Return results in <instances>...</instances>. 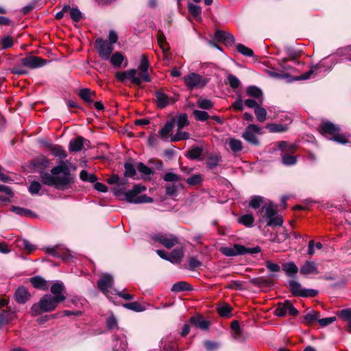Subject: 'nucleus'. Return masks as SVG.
Here are the masks:
<instances>
[{"mask_svg":"<svg viewBox=\"0 0 351 351\" xmlns=\"http://www.w3.org/2000/svg\"><path fill=\"white\" fill-rule=\"evenodd\" d=\"M203 181L201 174H194L186 180V183L189 186H195L200 184Z\"/></svg>","mask_w":351,"mask_h":351,"instance_id":"nucleus-52","label":"nucleus"},{"mask_svg":"<svg viewBox=\"0 0 351 351\" xmlns=\"http://www.w3.org/2000/svg\"><path fill=\"white\" fill-rule=\"evenodd\" d=\"M221 160V156L219 154H210L207 156L206 167L212 169L217 167L219 162Z\"/></svg>","mask_w":351,"mask_h":351,"instance_id":"nucleus-29","label":"nucleus"},{"mask_svg":"<svg viewBox=\"0 0 351 351\" xmlns=\"http://www.w3.org/2000/svg\"><path fill=\"white\" fill-rule=\"evenodd\" d=\"M282 269L289 277H295L298 272V267L293 262H288L283 264Z\"/></svg>","mask_w":351,"mask_h":351,"instance_id":"nucleus-32","label":"nucleus"},{"mask_svg":"<svg viewBox=\"0 0 351 351\" xmlns=\"http://www.w3.org/2000/svg\"><path fill=\"white\" fill-rule=\"evenodd\" d=\"M226 83L233 89L239 88L241 84L240 80L233 74L228 75Z\"/></svg>","mask_w":351,"mask_h":351,"instance_id":"nucleus-46","label":"nucleus"},{"mask_svg":"<svg viewBox=\"0 0 351 351\" xmlns=\"http://www.w3.org/2000/svg\"><path fill=\"white\" fill-rule=\"evenodd\" d=\"M246 93H247V95L258 99V101L260 103L263 102V92L258 87L254 86H250L247 88Z\"/></svg>","mask_w":351,"mask_h":351,"instance_id":"nucleus-30","label":"nucleus"},{"mask_svg":"<svg viewBox=\"0 0 351 351\" xmlns=\"http://www.w3.org/2000/svg\"><path fill=\"white\" fill-rule=\"evenodd\" d=\"M62 302V297L53 298L51 294L44 295L38 303L34 304L31 308V313L34 316L43 312L53 311Z\"/></svg>","mask_w":351,"mask_h":351,"instance_id":"nucleus-2","label":"nucleus"},{"mask_svg":"<svg viewBox=\"0 0 351 351\" xmlns=\"http://www.w3.org/2000/svg\"><path fill=\"white\" fill-rule=\"evenodd\" d=\"M264 203L263 197L258 195H254L251 197L249 206L252 208H258Z\"/></svg>","mask_w":351,"mask_h":351,"instance_id":"nucleus-50","label":"nucleus"},{"mask_svg":"<svg viewBox=\"0 0 351 351\" xmlns=\"http://www.w3.org/2000/svg\"><path fill=\"white\" fill-rule=\"evenodd\" d=\"M319 313L316 312L308 313L304 316V322L306 324H311L319 318Z\"/></svg>","mask_w":351,"mask_h":351,"instance_id":"nucleus-56","label":"nucleus"},{"mask_svg":"<svg viewBox=\"0 0 351 351\" xmlns=\"http://www.w3.org/2000/svg\"><path fill=\"white\" fill-rule=\"evenodd\" d=\"M190 134L186 132H182L181 130H178L176 134L170 136L171 142H177L182 140L189 139Z\"/></svg>","mask_w":351,"mask_h":351,"instance_id":"nucleus-42","label":"nucleus"},{"mask_svg":"<svg viewBox=\"0 0 351 351\" xmlns=\"http://www.w3.org/2000/svg\"><path fill=\"white\" fill-rule=\"evenodd\" d=\"M328 61L330 62H331V64L328 67V69L325 71L327 72L330 71L332 67L337 63V61L336 60H334L333 58H329ZM327 63H328V60H324L320 62L319 64L311 66L310 70L308 71L307 72L303 73L302 75H301V76L299 77V79L302 80H306L309 79L311 77V75H315L314 77L316 76H317V77L322 76V75H320V73L322 72V69L326 66ZM325 75V73L323 74V75Z\"/></svg>","mask_w":351,"mask_h":351,"instance_id":"nucleus-6","label":"nucleus"},{"mask_svg":"<svg viewBox=\"0 0 351 351\" xmlns=\"http://www.w3.org/2000/svg\"><path fill=\"white\" fill-rule=\"evenodd\" d=\"M197 106L199 108L209 110L213 107V103L211 100L206 99V98H199L197 100Z\"/></svg>","mask_w":351,"mask_h":351,"instance_id":"nucleus-51","label":"nucleus"},{"mask_svg":"<svg viewBox=\"0 0 351 351\" xmlns=\"http://www.w3.org/2000/svg\"><path fill=\"white\" fill-rule=\"evenodd\" d=\"M95 95L94 92H91L88 88H82L79 92V96L86 102L92 103L93 99L92 97Z\"/></svg>","mask_w":351,"mask_h":351,"instance_id":"nucleus-38","label":"nucleus"},{"mask_svg":"<svg viewBox=\"0 0 351 351\" xmlns=\"http://www.w3.org/2000/svg\"><path fill=\"white\" fill-rule=\"evenodd\" d=\"M282 162L286 166H291L297 162V157L284 153L282 154Z\"/></svg>","mask_w":351,"mask_h":351,"instance_id":"nucleus-45","label":"nucleus"},{"mask_svg":"<svg viewBox=\"0 0 351 351\" xmlns=\"http://www.w3.org/2000/svg\"><path fill=\"white\" fill-rule=\"evenodd\" d=\"M114 339L117 341V343L114 345L113 351H125L128 348V343L126 341V337L122 335L119 339V344L118 345V339H116V336H114Z\"/></svg>","mask_w":351,"mask_h":351,"instance_id":"nucleus-37","label":"nucleus"},{"mask_svg":"<svg viewBox=\"0 0 351 351\" xmlns=\"http://www.w3.org/2000/svg\"><path fill=\"white\" fill-rule=\"evenodd\" d=\"M95 48L97 50L99 57L104 60L110 58L112 52L114 50L113 46L108 43L107 40L102 38H97L95 41Z\"/></svg>","mask_w":351,"mask_h":351,"instance_id":"nucleus-10","label":"nucleus"},{"mask_svg":"<svg viewBox=\"0 0 351 351\" xmlns=\"http://www.w3.org/2000/svg\"><path fill=\"white\" fill-rule=\"evenodd\" d=\"M189 290H191L190 285L184 281H180V282L175 283L171 288V291H176V292H179V291H189Z\"/></svg>","mask_w":351,"mask_h":351,"instance_id":"nucleus-48","label":"nucleus"},{"mask_svg":"<svg viewBox=\"0 0 351 351\" xmlns=\"http://www.w3.org/2000/svg\"><path fill=\"white\" fill-rule=\"evenodd\" d=\"M115 76L117 80L123 83H125L126 80H130L132 84L136 86H141L143 83V81L138 75L136 69L117 72Z\"/></svg>","mask_w":351,"mask_h":351,"instance_id":"nucleus-8","label":"nucleus"},{"mask_svg":"<svg viewBox=\"0 0 351 351\" xmlns=\"http://www.w3.org/2000/svg\"><path fill=\"white\" fill-rule=\"evenodd\" d=\"M45 145L48 147V149L51 154L56 157L60 158H65L67 156V154L63 147L58 145H53L49 143H46Z\"/></svg>","mask_w":351,"mask_h":351,"instance_id":"nucleus-25","label":"nucleus"},{"mask_svg":"<svg viewBox=\"0 0 351 351\" xmlns=\"http://www.w3.org/2000/svg\"><path fill=\"white\" fill-rule=\"evenodd\" d=\"M300 272L302 275L307 276V275H317L319 271L318 269V265L315 261H306L305 263L300 267Z\"/></svg>","mask_w":351,"mask_h":351,"instance_id":"nucleus-17","label":"nucleus"},{"mask_svg":"<svg viewBox=\"0 0 351 351\" xmlns=\"http://www.w3.org/2000/svg\"><path fill=\"white\" fill-rule=\"evenodd\" d=\"M267 128L271 132H283L287 130V124L273 123L267 125Z\"/></svg>","mask_w":351,"mask_h":351,"instance_id":"nucleus-43","label":"nucleus"},{"mask_svg":"<svg viewBox=\"0 0 351 351\" xmlns=\"http://www.w3.org/2000/svg\"><path fill=\"white\" fill-rule=\"evenodd\" d=\"M89 141L82 136H77L70 141L69 149L71 152H77L82 149L83 147L87 145Z\"/></svg>","mask_w":351,"mask_h":351,"instance_id":"nucleus-18","label":"nucleus"},{"mask_svg":"<svg viewBox=\"0 0 351 351\" xmlns=\"http://www.w3.org/2000/svg\"><path fill=\"white\" fill-rule=\"evenodd\" d=\"M14 296L17 302L24 304L29 299L31 295L26 288L21 287L16 290Z\"/></svg>","mask_w":351,"mask_h":351,"instance_id":"nucleus-24","label":"nucleus"},{"mask_svg":"<svg viewBox=\"0 0 351 351\" xmlns=\"http://www.w3.org/2000/svg\"><path fill=\"white\" fill-rule=\"evenodd\" d=\"M47 61L38 56H28L21 60V65L27 68L34 69L42 67L47 64Z\"/></svg>","mask_w":351,"mask_h":351,"instance_id":"nucleus-14","label":"nucleus"},{"mask_svg":"<svg viewBox=\"0 0 351 351\" xmlns=\"http://www.w3.org/2000/svg\"><path fill=\"white\" fill-rule=\"evenodd\" d=\"M214 38L218 41L223 42L226 45H232L235 42L232 34L221 30H217L215 32Z\"/></svg>","mask_w":351,"mask_h":351,"instance_id":"nucleus-19","label":"nucleus"},{"mask_svg":"<svg viewBox=\"0 0 351 351\" xmlns=\"http://www.w3.org/2000/svg\"><path fill=\"white\" fill-rule=\"evenodd\" d=\"M181 177L174 173L168 172L163 176V180L166 182H176L180 181Z\"/></svg>","mask_w":351,"mask_h":351,"instance_id":"nucleus-64","label":"nucleus"},{"mask_svg":"<svg viewBox=\"0 0 351 351\" xmlns=\"http://www.w3.org/2000/svg\"><path fill=\"white\" fill-rule=\"evenodd\" d=\"M254 114L257 120L261 123L264 122L267 119V112L266 109L261 107L260 106L258 108H256L254 110Z\"/></svg>","mask_w":351,"mask_h":351,"instance_id":"nucleus-47","label":"nucleus"},{"mask_svg":"<svg viewBox=\"0 0 351 351\" xmlns=\"http://www.w3.org/2000/svg\"><path fill=\"white\" fill-rule=\"evenodd\" d=\"M80 178L82 180L94 183L97 181V178L94 174H89L86 170H82L80 173Z\"/></svg>","mask_w":351,"mask_h":351,"instance_id":"nucleus-49","label":"nucleus"},{"mask_svg":"<svg viewBox=\"0 0 351 351\" xmlns=\"http://www.w3.org/2000/svg\"><path fill=\"white\" fill-rule=\"evenodd\" d=\"M183 188V185L181 183L176 184H169L165 188L166 194L169 196H176L178 188Z\"/></svg>","mask_w":351,"mask_h":351,"instance_id":"nucleus-55","label":"nucleus"},{"mask_svg":"<svg viewBox=\"0 0 351 351\" xmlns=\"http://www.w3.org/2000/svg\"><path fill=\"white\" fill-rule=\"evenodd\" d=\"M42 188L41 184L38 181H33L29 186V192L32 195H37Z\"/></svg>","mask_w":351,"mask_h":351,"instance_id":"nucleus-62","label":"nucleus"},{"mask_svg":"<svg viewBox=\"0 0 351 351\" xmlns=\"http://www.w3.org/2000/svg\"><path fill=\"white\" fill-rule=\"evenodd\" d=\"M184 255L183 250L182 248L174 249L169 255V261L171 263H177L181 261Z\"/></svg>","mask_w":351,"mask_h":351,"instance_id":"nucleus-39","label":"nucleus"},{"mask_svg":"<svg viewBox=\"0 0 351 351\" xmlns=\"http://www.w3.org/2000/svg\"><path fill=\"white\" fill-rule=\"evenodd\" d=\"M30 282L34 288L42 291H47L49 287L47 281L39 276L31 278Z\"/></svg>","mask_w":351,"mask_h":351,"instance_id":"nucleus-28","label":"nucleus"},{"mask_svg":"<svg viewBox=\"0 0 351 351\" xmlns=\"http://www.w3.org/2000/svg\"><path fill=\"white\" fill-rule=\"evenodd\" d=\"M237 50L241 53L242 55L247 57H252L254 56V51L252 49L245 47L243 44H238L236 46Z\"/></svg>","mask_w":351,"mask_h":351,"instance_id":"nucleus-53","label":"nucleus"},{"mask_svg":"<svg viewBox=\"0 0 351 351\" xmlns=\"http://www.w3.org/2000/svg\"><path fill=\"white\" fill-rule=\"evenodd\" d=\"M188 11L197 21L202 20V8L193 3H188Z\"/></svg>","mask_w":351,"mask_h":351,"instance_id":"nucleus-31","label":"nucleus"},{"mask_svg":"<svg viewBox=\"0 0 351 351\" xmlns=\"http://www.w3.org/2000/svg\"><path fill=\"white\" fill-rule=\"evenodd\" d=\"M125 176L133 178L136 175V169L134 165L130 162H125Z\"/></svg>","mask_w":351,"mask_h":351,"instance_id":"nucleus-60","label":"nucleus"},{"mask_svg":"<svg viewBox=\"0 0 351 351\" xmlns=\"http://www.w3.org/2000/svg\"><path fill=\"white\" fill-rule=\"evenodd\" d=\"M149 63L147 58L144 55L142 56L139 66L136 70L138 75L142 79L143 82H149L152 80L149 74Z\"/></svg>","mask_w":351,"mask_h":351,"instance_id":"nucleus-15","label":"nucleus"},{"mask_svg":"<svg viewBox=\"0 0 351 351\" xmlns=\"http://www.w3.org/2000/svg\"><path fill=\"white\" fill-rule=\"evenodd\" d=\"M53 298L62 297V302L66 299L65 287L62 281H56L50 288Z\"/></svg>","mask_w":351,"mask_h":351,"instance_id":"nucleus-20","label":"nucleus"},{"mask_svg":"<svg viewBox=\"0 0 351 351\" xmlns=\"http://www.w3.org/2000/svg\"><path fill=\"white\" fill-rule=\"evenodd\" d=\"M237 221L248 228L254 226V219L252 215L245 214L238 218Z\"/></svg>","mask_w":351,"mask_h":351,"instance_id":"nucleus-36","label":"nucleus"},{"mask_svg":"<svg viewBox=\"0 0 351 351\" xmlns=\"http://www.w3.org/2000/svg\"><path fill=\"white\" fill-rule=\"evenodd\" d=\"M157 40L158 43L162 51L164 53L168 51L169 49V44L166 42L165 36L162 34H158Z\"/></svg>","mask_w":351,"mask_h":351,"instance_id":"nucleus-61","label":"nucleus"},{"mask_svg":"<svg viewBox=\"0 0 351 351\" xmlns=\"http://www.w3.org/2000/svg\"><path fill=\"white\" fill-rule=\"evenodd\" d=\"M123 306L135 312H142L145 310V308L138 302L125 303Z\"/></svg>","mask_w":351,"mask_h":351,"instance_id":"nucleus-41","label":"nucleus"},{"mask_svg":"<svg viewBox=\"0 0 351 351\" xmlns=\"http://www.w3.org/2000/svg\"><path fill=\"white\" fill-rule=\"evenodd\" d=\"M183 82L188 89H201L204 88L209 82V79L203 75L191 72L184 76Z\"/></svg>","mask_w":351,"mask_h":351,"instance_id":"nucleus-5","label":"nucleus"},{"mask_svg":"<svg viewBox=\"0 0 351 351\" xmlns=\"http://www.w3.org/2000/svg\"><path fill=\"white\" fill-rule=\"evenodd\" d=\"M44 250L46 253L54 257L60 258L66 261H68L69 258L72 257L71 252L64 248L62 245L45 247Z\"/></svg>","mask_w":351,"mask_h":351,"instance_id":"nucleus-12","label":"nucleus"},{"mask_svg":"<svg viewBox=\"0 0 351 351\" xmlns=\"http://www.w3.org/2000/svg\"><path fill=\"white\" fill-rule=\"evenodd\" d=\"M340 131L338 125H336L330 121H323L319 125V132L323 135H330L332 138L337 132Z\"/></svg>","mask_w":351,"mask_h":351,"instance_id":"nucleus-16","label":"nucleus"},{"mask_svg":"<svg viewBox=\"0 0 351 351\" xmlns=\"http://www.w3.org/2000/svg\"><path fill=\"white\" fill-rule=\"evenodd\" d=\"M14 243L16 247L20 250H24L28 253H31L36 249V245L25 239H16Z\"/></svg>","mask_w":351,"mask_h":351,"instance_id":"nucleus-26","label":"nucleus"},{"mask_svg":"<svg viewBox=\"0 0 351 351\" xmlns=\"http://www.w3.org/2000/svg\"><path fill=\"white\" fill-rule=\"evenodd\" d=\"M113 285V278L108 274H103L97 282L99 289L109 299L112 300V293L109 290Z\"/></svg>","mask_w":351,"mask_h":351,"instance_id":"nucleus-9","label":"nucleus"},{"mask_svg":"<svg viewBox=\"0 0 351 351\" xmlns=\"http://www.w3.org/2000/svg\"><path fill=\"white\" fill-rule=\"evenodd\" d=\"M193 115L197 121H206L209 115L206 111L195 110L193 111Z\"/></svg>","mask_w":351,"mask_h":351,"instance_id":"nucleus-63","label":"nucleus"},{"mask_svg":"<svg viewBox=\"0 0 351 351\" xmlns=\"http://www.w3.org/2000/svg\"><path fill=\"white\" fill-rule=\"evenodd\" d=\"M289 237V233L287 230H283L282 232H278L273 239V241L280 243L284 242Z\"/></svg>","mask_w":351,"mask_h":351,"instance_id":"nucleus-59","label":"nucleus"},{"mask_svg":"<svg viewBox=\"0 0 351 351\" xmlns=\"http://www.w3.org/2000/svg\"><path fill=\"white\" fill-rule=\"evenodd\" d=\"M13 318V313L10 311H3L0 312V328L11 321Z\"/></svg>","mask_w":351,"mask_h":351,"instance_id":"nucleus-44","label":"nucleus"},{"mask_svg":"<svg viewBox=\"0 0 351 351\" xmlns=\"http://www.w3.org/2000/svg\"><path fill=\"white\" fill-rule=\"evenodd\" d=\"M146 190V187L141 184H135L131 190L125 193V199L127 202L132 204L151 203L153 199L146 195H139Z\"/></svg>","mask_w":351,"mask_h":351,"instance_id":"nucleus-4","label":"nucleus"},{"mask_svg":"<svg viewBox=\"0 0 351 351\" xmlns=\"http://www.w3.org/2000/svg\"><path fill=\"white\" fill-rule=\"evenodd\" d=\"M40 178L44 184L53 186L58 190L68 189L73 182L69 168L63 162L52 168L51 173H41Z\"/></svg>","mask_w":351,"mask_h":351,"instance_id":"nucleus-1","label":"nucleus"},{"mask_svg":"<svg viewBox=\"0 0 351 351\" xmlns=\"http://www.w3.org/2000/svg\"><path fill=\"white\" fill-rule=\"evenodd\" d=\"M278 147L280 150H282V152H289L295 151L296 149V145L293 144H289L286 141H280L278 143Z\"/></svg>","mask_w":351,"mask_h":351,"instance_id":"nucleus-58","label":"nucleus"},{"mask_svg":"<svg viewBox=\"0 0 351 351\" xmlns=\"http://www.w3.org/2000/svg\"><path fill=\"white\" fill-rule=\"evenodd\" d=\"M175 119L168 121L165 125L159 130L158 134L164 141H169V135L174 127Z\"/></svg>","mask_w":351,"mask_h":351,"instance_id":"nucleus-22","label":"nucleus"},{"mask_svg":"<svg viewBox=\"0 0 351 351\" xmlns=\"http://www.w3.org/2000/svg\"><path fill=\"white\" fill-rule=\"evenodd\" d=\"M156 105L160 108H164L168 105L173 104L174 101L165 93L160 90H158L155 93Z\"/></svg>","mask_w":351,"mask_h":351,"instance_id":"nucleus-21","label":"nucleus"},{"mask_svg":"<svg viewBox=\"0 0 351 351\" xmlns=\"http://www.w3.org/2000/svg\"><path fill=\"white\" fill-rule=\"evenodd\" d=\"M261 134V128L255 125L250 124L245 130L242 134V137L248 143L257 145L259 141L256 135Z\"/></svg>","mask_w":351,"mask_h":351,"instance_id":"nucleus-11","label":"nucleus"},{"mask_svg":"<svg viewBox=\"0 0 351 351\" xmlns=\"http://www.w3.org/2000/svg\"><path fill=\"white\" fill-rule=\"evenodd\" d=\"M190 322L201 330H207L210 326L208 321L206 320L202 316L199 315L192 316L190 318Z\"/></svg>","mask_w":351,"mask_h":351,"instance_id":"nucleus-23","label":"nucleus"},{"mask_svg":"<svg viewBox=\"0 0 351 351\" xmlns=\"http://www.w3.org/2000/svg\"><path fill=\"white\" fill-rule=\"evenodd\" d=\"M152 240L158 243L166 248H171L179 243L178 238L172 234L166 232H158L151 236Z\"/></svg>","mask_w":351,"mask_h":351,"instance_id":"nucleus-7","label":"nucleus"},{"mask_svg":"<svg viewBox=\"0 0 351 351\" xmlns=\"http://www.w3.org/2000/svg\"><path fill=\"white\" fill-rule=\"evenodd\" d=\"M243 245L235 244L232 247H222L221 252L227 256H234L242 254Z\"/></svg>","mask_w":351,"mask_h":351,"instance_id":"nucleus-27","label":"nucleus"},{"mask_svg":"<svg viewBox=\"0 0 351 351\" xmlns=\"http://www.w3.org/2000/svg\"><path fill=\"white\" fill-rule=\"evenodd\" d=\"M10 210L20 216L30 217L32 215V212L30 210L24 208L12 206Z\"/></svg>","mask_w":351,"mask_h":351,"instance_id":"nucleus-54","label":"nucleus"},{"mask_svg":"<svg viewBox=\"0 0 351 351\" xmlns=\"http://www.w3.org/2000/svg\"><path fill=\"white\" fill-rule=\"evenodd\" d=\"M289 289L291 293L296 296H302L304 289L301 285L295 280H291L289 282Z\"/></svg>","mask_w":351,"mask_h":351,"instance_id":"nucleus-35","label":"nucleus"},{"mask_svg":"<svg viewBox=\"0 0 351 351\" xmlns=\"http://www.w3.org/2000/svg\"><path fill=\"white\" fill-rule=\"evenodd\" d=\"M265 213L263 217H265L267 221L268 226H280L283 223V220L280 216L277 214L276 208L274 204L269 201L262 206L257 212V215H261Z\"/></svg>","mask_w":351,"mask_h":351,"instance_id":"nucleus-3","label":"nucleus"},{"mask_svg":"<svg viewBox=\"0 0 351 351\" xmlns=\"http://www.w3.org/2000/svg\"><path fill=\"white\" fill-rule=\"evenodd\" d=\"M276 315L278 317H285L287 314L295 316L298 314V311L293 306L290 301L286 300L282 303L278 304L276 311Z\"/></svg>","mask_w":351,"mask_h":351,"instance_id":"nucleus-13","label":"nucleus"},{"mask_svg":"<svg viewBox=\"0 0 351 351\" xmlns=\"http://www.w3.org/2000/svg\"><path fill=\"white\" fill-rule=\"evenodd\" d=\"M203 149L200 147H193L190 148L186 153V156L192 160H197L200 158Z\"/></svg>","mask_w":351,"mask_h":351,"instance_id":"nucleus-33","label":"nucleus"},{"mask_svg":"<svg viewBox=\"0 0 351 351\" xmlns=\"http://www.w3.org/2000/svg\"><path fill=\"white\" fill-rule=\"evenodd\" d=\"M228 146L233 153H238L243 149L242 142L235 138H231L229 139Z\"/></svg>","mask_w":351,"mask_h":351,"instance_id":"nucleus-34","label":"nucleus"},{"mask_svg":"<svg viewBox=\"0 0 351 351\" xmlns=\"http://www.w3.org/2000/svg\"><path fill=\"white\" fill-rule=\"evenodd\" d=\"M189 123L188 121V117L186 114H180L176 119V125L179 130H182L183 128L188 125Z\"/></svg>","mask_w":351,"mask_h":351,"instance_id":"nucleus-57","label":"nucleus"},{"mask_svg":"<svg viewBox=\"0 0 351 351\" xmlns=\"http://www.w3.org/2000/svg\"><path fill=\"white\" fill-rule=\"evenodd\" d=\"M110 58V63L115 67H120L124 60V56L120 52L113 53Z\"/></svg>","mask_w":351,"mask_h":351,"instance_id":"nucleus-40","label":"nucleus"}]
</instances>
